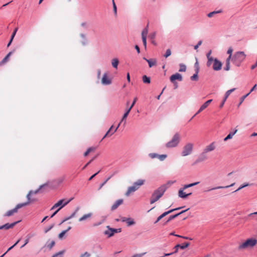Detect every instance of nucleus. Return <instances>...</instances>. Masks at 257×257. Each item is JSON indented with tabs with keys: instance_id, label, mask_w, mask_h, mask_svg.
Listing matches in <instances>:
<instances>
[{
	"instance_id": "nucleus-1",
	"label": "nucleus",
	"mask_w": 257,
	"mask_h": 257,
	"mask_svg": "<svg viewBox=\"0 0 257 257\" xmlns=\"http://www.w3.org/2000/svg\"><path fill=\"white\" fill-rule=\"evenodd\" d=\"M38 192V190H37L35 192H33L32 191H31L29 192V193L27 195V198L28 199V201L27 202L23 203H20L16 205L15 208L14 209L8 211L5 214L4 216H11L13 215L14 213H17L18 211V209L26 206L28 205L30 203L35 201L36 200L34 199H31V195L33 194H36Z\"/></svg>"
},
{
	"instance_id": "nucleus-2",
	"label": "nucleus",
	"mask_w": 257,
	"mask_h": 257,
	"mask_svg": "<svg viewBox=\"0 0 257 257\" xmlns=\"http://www.w3.org/2000/svg\"><path fill=\"white\" fill-rule=\"evenodd\" d=\"M246 57V55L243 51H238L235 52L232 57V62L236 66H239L240 64Z\"/></svg>"
},
{
	"instance_id": "nucleus-3",
	"label": "nucleus",
	"mask_w": 257,
	"mask_h": 257,
	"mask_svg": "<svg viewBox=\"0 0 257 257\" xmlns=\"http://www.w3.org/2000/svg\"><path fill=\"white\" fill-rule=\"evenodd\" d=\"M145 182V181L144 180H139L135 182L133 186L128 188L126 192L125 193V195L126 196H129L131 193L137 191L140 186L143 185Z\"/></svg>"
},
{
	"instance_id": "nucleus-4",
	"label": "nucleus",
	"mask_w": 257,
	"mask_h": 257,
	"mask_svg": "<svg viewBox=\"0 0 257 257\" xmlns=\"http://www.w3.org/2000/svg\"><path fill=\"white\" fill-rule=\"evenodd\" d=\"M199 183V182H194L193 183L184 185L183 188H181L179 190V191H178L179 197L181 198H183V199H185L188 196H190L192 194V193H189L186 194L185 192H184V190L187 188L192 187L195 185H197Z\"/></svg>"
},
{
	"instance_id": "nucleus-5",
	"label": "nucleus",
	"mask_w": 257,
	"mask_h": 257,
	"mask_svg": "<svg viewBox=\"0 0 257 257\" xmlns=\"http://www.w3.org/2000/svg\"><path fill=\"white\" fill-rule=\"evenodd\" d=\"M257 243V240L255 238H250L246 239L244 242L240 244L238 246L239 250L245 249L247 247H251L254 246Z\"/></svg>"
},
{
	"instance_id": "nucleus-6",
	"label": "nucleus",
	"mask_w": 257,
	"mask_h": 257,
	"mask_svg": "<svg viewBox=\"0 0 257 257\" xmlns=\"http://www.w3.org/2000/svg\"><path fill=\"white\" fill-rule=\"evenodd\" d=\"M180 141V135L178 133H176L172 139L166 144V146L168 148L175 147L178 145Z\"/></svg>"
},
{
	"instance_id": "nucleus-7",
	"label": "nucleus",
	"mask_w": 257,
	"mask_h": 257,
	"mask_svg": "<svg viewBox=\"0 0 257 257\" xmlns=\"http://www.w3.org/2000/svg\"><path fill=\"white\" fill-rule=\"evenodd\" d=\"M72 198L68 200H66L65 199H61L52 206L51 210H53L57 207H59L57 210L59 211L61 208L68 204L72 200Z\"/></svg>"
},
{
	"instance_id": "nucleus-8",
	"label": "nucleus",
	"mask_w": 257,
	"mask_h": 257,
	"mask_svg": "<svg viewBox=\"0 0 257 257\" xmlns=\"http://www.w3.org/2000/svg\"><path fill=\"white\" fill-rule=\"evenodd\" d=\"M193 150V145L191 143L186 144L183 148L181 155L182 156H186L190 155Z\"/></svg>"
},
{
	"instance_id": "nucleus-9",
	"label": "nucleus",
	"mask_w": 257,
	"mask_h": 257,
	"mask_svg": "<svg viewBox=\"0 0 257 257\" xmlns=\"http://www.w3.org/2000/svg\"><path fill=\"white\" fill-rule=\"evenodd\" d=\"M107 228H108L107 230H105L104 232V233L105 235H107L108 237H110L114 235L115 233L120 232H121V229H114L110 228L109 226H107Z\"/></svg>"
},
{
	"instance_id": "nucleus-10",
	"label": "nucleus",
	"mask_w": 257,
	"mask_h": 257,
	"mask_svg": "<svg viewBox=\"0 0 257 257\" xmlns=\"http://www.w3.org/2000/svg\"><path fill=\"white\" fill-rule=\"evenodd\" d=\"M161 197V191L159 190V188H158L157 190H156L152 194V196L151 198V204H153L155 202H156L157 200H158Z\"/></svg>"
},
{
	"instance_id": "nucleus-11",
	"label": "nucleus",
	"mask_w": 257,
	"mask_h": 257,
	"mask_svg": "<svg viewBox=\"0 0 257 257\" xmlns=\"http://www.w3.org/2000/svg\"><path fill=\"white\" fill-rule=\"evenodd\" d=\"M148 26H147L142 32V38L143 40V45L145 48L147 47V36L148 33Z\"/></svg>"
},
{
	"instance_id": "nucleus-12",
	"label": "nucleus",
	"mask_w": 257,
	"mask_h": 257,
	"mask_svg": "<svg viewBox=\"0 0 257 257\" xmlns=\"http://www.w3.org/2000/svg\"><path fill=\"white\" fill-rule=\"evenodd\" d=\"M222 64L221 61L218 60L217 58H214V62L213 64L212 68L215 71H219L221 69Z\"/></svg>"
},
{
	"instance_id": "nucleus-13",
	"label": "nucleus",
	"mask_w": 257,
	"mask_h": 257,
	"mask_svg": "<svg viewBox=\"0 0 257 257\" xmlns=\"http://www.w3.org/2000/svg\"><path fill=\"white\" fill-rule=\"evenodd\" d=\"M207 159V156L206 155V153L204 152H202L198 156L197 159L194 163V165L198 164L199 163L203 162L205 161Z\"/></svg>"
},
{
	"instance_id": "nucleus-14",
	"label": "nucleus",
	"mask_w": 257,
	"mask_h": 257,
	"mask_svg": "<svg viewBox=\"0 0 257 257\" xmlns=\"http://www.w3.org/2000/svg\"><path fill=\"white\" fill-rule=\"evenodd\" d=\"M170 80L171 82H174L176 81V80L181 81L183 80V77L182 75L180 73H176L170 76Z\"/></svg>"
},
{
	"instance_id": "nucleus-15",
	"label": "nucleus",
	"mask_w": 257,
	"mask_h": 257,
	"mask_svg": "<svg viewBox=\"0 0 257 257\" xmlns=\"http://www.w3.org/2000/svg\"><path fill=\"white\" fill-rule=\"evenodd\" d=\"M101 83L103 85H107L111 83V80L107 76L106 73H104L101 79Z\"/></svg>"
},
{
	"instance_id": "nucleus-16",
	"label": "nucleus",
	"mask_w": 257,
	"mask_h": 257,
	"mask_svg": "<svg viewBox=\"0 0 257 257\" xmlns=\"http://www.w3.org/2000/svg\"><path fill=\"white\" fill-rule=\"evenodd\" d=\"M20 221L14 222L12 223H6L3 225L0 226V229H9L10 228H13L15 225H16Z\"/></svg>"
},
{
	"instance_id": "nucleus-17",
	"label": "nucleus",
	"mask_w": 257,
	"mask_h": 257,
	"mask_svg": "<svg viewBox=\"0 0 257 257\" xmlns=\"http://www.w3.org/2000/svg\"><path fill=\"white\" fill-rule=\"evenodd\" d=\"M123 200L122 199H119L117 200L111 207V210L112 211L116 209L119 206L122 204Z\"/></svg>"
},
{
	"instance_id": "nucleus-18",
	"label": "nucleus",
	"mask_w": 257,
	"mask_h": 257,
	"mask_svg": "<svg viewBox=\"0 0 257 257\" xmlns=\"http://www.w3.org/2000/svg\"><path fill=\"white\" fill-rule=\"evenodd\" d=\"M215 149V143L212 142L208 146H207L203 150V152L205 153H207L208 152L213 151Z\"/></svg>"
},
{
	"instance_id": "nucleus-19",
	"label": "nucleus",
	"mask_w": 257,
	"mask_h": 257,
	"mask_svg": "<svg viewBox=\"0 0 257 257\" xmlns=\"http://www.w3.org/2000/svg\"><path fill=\"white\" fill-rule=\"evenodd\" d=\"M175 182L176 181H169L166 184L162 185V196L166 189Z\"/></svg>"
},
{
	"instance_id": "nucleus-20",
	"label": "nucleus",
	"mask_w": 257,
	"mask_h": 257,
	"mask_svg": "<svg viewBox=\"0 0 257 257\" xmlns=\"http://www.w3.org/2000/svg\"><path fill=\"white\" fill-rule=\"evenodd\" d=\"M144 59H145L148 63L150 68L157 65V62L156 59H147L145 58H144Z\"/></svg>"
},
{
	"instance_id": "nucleus-21",
	"label": "nucleus",
	"mask_w": 257,
	"mask_h": 257,
	"mask_svg": "<svg viewBox=\"0 0 257 257\" xmlns=\"http://www.w3.org/2000/svg\"><path fill=\"white\" fill-rule=\"evenodd\" d=\"M212 101V99H209L204 103L196 112H201L204 110Z\"/></svg>"
},
{
	"instance_id": "nucleus-22",
	"label": "nucleus",
	"mask_w": 257,
	"mask_h": 257,
	"mask_svg": "<svg viewBox=\"0 0 257 257\" xmlns=\"http://www.w3.org/2000/svg\"><path fill=\"white\" fill-rule=\"evenodd\" d=\"M178 216H179V214L178 213L174 215H170L167 220H165V219H163V220H162V224H163V225H165L168 222H169L170 220L174 219L175 218L178 217Z\"/></svg>"
},
{
	"instance_id": "nucleus-23",
	"label": "nucleus",
	"mask_w": 257,
	"mask_h": 257,
	"mask_svg": "<svg viewBox=\"0 0 257 257\" xmlns=\"http://www.w3.org/2000/svg\"><path fill=\"white\" fill-rule=\"evenodd\" d=\"M234 184H235V183H233L231 184H230V185H228V186H217V187H215L212 188H210V189H208V191H212V190H216V189H218L228 188H229L230 187H232V186H234Z\"/></svg>"
},
{
	"instance_id": "nucleus-24",
	"label": "nucleus",
	"mask_w": 257,
	"mask_h": 257,
	"mask_svg": "<svg viewBox=\"0 0 257 257\" xmlns=\"http://www.w3.org/2000/svg\"><path fill=\"white\" fill-rule=\"evenodd\" d=\"M64 180H65L64 176H61V177H60L56 179L55 180H54V183L55 184L59 185L61 184L64 181Z\"/></svg>"
},
{
	"instance_id": "nucleus-25",
	"label": "nucleus",
	"mask_w": 257,
	"mask_h": 257,
	"mask_svg": "<svg viewBox=\"0 0 257 257\" xmlns=\"http://www.w3.org/2000/svg\"><path fill=\"white\" fill-rule=\"evenodd\" d=\"M92 215V214L91 213H89L88 214H84L81 218H80L79 219V221H82L85 220L87 219L90 218L91 217Z\"/></svg>"
},
{
	"instance_id": "nucleus-26",
	"label": "nucleus",
	"mask_w": 257,
	"mask_h": 257,
	"mask_svg": "<svg viewBox=\"0 0 257 257\" xmlns=\"http://www.w3.org/2000/svg\"><path fill=\"white\" fill-rule=\"evenodd\" d=\"M189 245H190L189 242H185L182 244H178L177 247H180V248H181L182 249H184L187 248V247H188Z\"/></svg>"
},
{
	"instance_id": "nucleus-27",
	"label": "nucleus",
	"mask_w": 257,
	"mask_h": 257,
	"mask_svg": "<svg viewBox=\"0 0 257 257\" xmlns=\"http://www.w3.org/2000/svg\"><path fill=\"white\" fill-rule=\"evenodd\" d=\"M142 80H143V82L144 83H146V84H150V82H151V79H150V78L148 77L146 75H144L143 77H142Z\"/></svg>"
},
{
	"instance_id": "nucleus-28",
	"label": "nucleus",
	"mask_w": 257,
	"mask_h": 257,
	"mask_svg": "<svg viewBox=\"0 0 257 257\" xmlns=\"http://www.w3.org/2000/svg\"><path fill=\"white\" fill-rule=\"evenodd\" d=\"M149 156L151 159L158 158V159L161 160V155L157 153H150L149 154Z\"/></svg>"
},
{
	"instance_id": "nucleus-29",
	"label": "nucleus",
	"mask_w": 257,
	"mask_h": 257,
	"mask_svg": "<svg viewBox=\"0 0 257 257\" xmlns=\"http://www.w3.org/2000/svg\"><path fill=\"white\" fill-rule=\"evenodd\" d=\"M118 63H119L118 60L116 58H114L111 61L112 66L115 68H117Z\"/></svg>"
},
{
	"instance_id": "nucleus-30",
	"label": "nucleus",
	"mask_w": 257,
	"mask_h": 257,
	"mask_svg": "<svg viewBox=\"0 0 257 257\" xmlns=\"http://www.w3.org/2000/svg\"><path fill=\"white\" fill-rule=\"evenodd\" d=\"M235 89H236V88H232V89H231L230 90H227L225 92V95H224V99L226 100V99L228 98V97L229 96V95L231 94V93L233 92Z\"/></svg>"
},
{
	"instance_id": "nucleus-31",
	"label": "nucleus",
	"mask_w": 257,
	"mask_h": 257,
	"mask_svg": "<svg viewBox=\"0 0 257 257\" xmlns=\"http://www.w3.org/2000/svg\"><path fill=\"white\" fill-rule=\"evenodd\" d=\"M222 12V10H218V11H213L212 12H210L209 13V14H207V16L209 17V18H211L215 14H219V13H221Z\"/></svg>"
},
{
	"instance_id": "nucleus-32",
	"label": "nucleus",
	"mask_w": 257,
	"mask_h": 257,
	"mask_svg": "<svg viewBox=\"0 0 257 257\" xmlns=\"http://www.w3.org/2000/svg\"><path fill=\"white\" fill-rule=\"evenodd\" d=\"M179 248H180V247H177V244L174 247V249H175V251H174L170 252V253H164L163 256H162V257L169 256V255H170L171 254H172L173 253H176L178 251Z\"/></svg>"
},
{
	"instance_id": "nucleus-33",
	"label": "nucleus",
	"mask_w": 257,
	"mask_h": 257,
	"mask_svg": "<svg viewBox=\"0 0 257 257\" xmlns=\"http://www.w3.org/2000/svg\"><path fill=\"white\" fill-rule=\"evenodd\" d=\"M71 228V226H69L68 227V228L65 230L62 231L58 235V237L59 238L61 239L63 237V236L65 234V233L69 231Z\"/></svg>"
},
{
	"instance_id": "nucleus-34",
	"label": "nucleus",
	"mask_w": 257,
	"mask_h": 257,
	"mask_svg": "<svg viewBox=\"0 0 257 257\" xmlns=\"http://www.w3.org/2000/svg\"><path fill=\"white\" fill-rule=\"evenodd\" d=\"M113 127V125L111 126L110 128L108 130V131L106 132V133L105 134L104 136L103 137L102 140L107 137H109V136H111V135H110V134L112 132H111V131L112 130Z\"/></svg>"
},
{
	"instance_id": "nucleus-35",
	"label": "nucleus",
	"mask_w": 257,
	"mask_h": 257,
	"mask_svg": "<svg viewBox=\"0 0 257 257\" xmlns=\"http://www.w3.org/2000/svg\"><path fill=\"white\" fill-rule=\"evenodd\" d=\"M180 69L179 70V72H185L186 70V66L185 64L181 63L179 64Z\"/></svg>"
},
{
	"instance_id": "nucleus-36",
	"label": "nucleus",
	"mask_w": 257,
	"mask_h": 257,
	"mask_svg": "<svg viewBox=\"0 0 257 257\" xmlns=\"http://www.w3.org/2000/svg\"><path fill=\"white\" fill-rule=\"evenodd\" d=\"M207 62L206 63V66L208 67H210V66L211 65L212 62H214V59L212 57V58H207Z\"/></svg>"
},
{
	"instance_id": "nucleus-37",
	"label": "nucleus",
	"mask_w": 257,
	"mask_h": 257,
	"mask_svg": "<svg viewBox=\"0 0 257 257\" xmlns=\"http://www.w3.org/2000/svg\"><path fill=\"white\" fill-rule=\"evenodd\" d=\"M249 185V184L247 183H244L243 184H242L241 186H240V187L236 190H235V191H234L233 192H236L237 191H238L239 190H241V189L245 187H247V186H248Z\"/></svg>"
},
{
	"instance_id": "nucleus-38",
	"label": "nucleus",
	"mask_w": 257,
	"mask_h": 257,
	"mask_svg": "<svg viewBox=\"0 0 257 257\" xmlns=\"http://www.w3.org/2000/svg\"><path fill=\"white\" fill-rule=\"evenodd\" d=\"M237 131V130L236 129V130H234V132H230L229 133V134L226 136L227 139H228L229 140L232 139V138L236 134Z\"/></svg>"
},
{
	"instance_id": "nucleus-39",
	"label": "nucleus",
	"mask_w": 257,
	"mask_h": 257,
	"mask_svg": "<svg viewBox=\"0 0 257 257\" xmlns=\"http://www.w3.org/2000/svg\"><path fill=\"white\" fill-rule=\"evenodd\" d=\"M128 226L133 225L135 224V222L131 218H128L126 222Z\"/></svg>"
},
{
	"instance_id": "nucleus-40",
	"label": "nucleus",
	"mask_w": 257,
	"mask_h": 257,
	"mask_svg": "<svg viewBox=\"0 0 257 257\" xmlns=\"http://www.w3.org/2000/svg\"><path fill=\"white\" fill-rule=\"evenodd\" d=\"M95 148H89L87 149V150L84 153V156L85 157L87 156L90 152L94 151Z\"/></svg>"
},
{
	"instance_id": "nucleus-41",
	"label": "nucleus",
	"mask_w": 257,
	"mask_h": 257,
	"mask_svg": "<svg viewBox=\"0 0 257 257\" xmlns=\"http://www.w3.org/2000/svg\"><path fill=\"white\" fill-rule=\"evenodd\" d=\"M128 113H124L123 116H122L120 122H123V125H124L126 123V119L128 116Z\"/></svg>"
},
{
	"instance_id": "nucleus-42",
	"label": "nucleus",
	"mask_w": 257,
	"mask_h": 257,
	"mask_svg": "<svg viewBox=\"0 0 257 257\" xmlns=\"http://www.w3.org/2000/svg\"><path fill=\"white\" fill-rule=\"evenodd\" d=\"M64 250L60 251L58 252L55 253L52 257H62V255L64 253Z\"/></svg>"
},
{
	"instance_id": "nucleus-43",
	"label": "nucleus",
	"mask_w": 257,
	"mask_h": 257,
	"mask_svg": "<svg viewBox=\"0 0 257 257\" xmlns=\"http://www.w3.org/2000/svg\"><path fill=\"white\" fill-rule=\"evenodd\" d=\"M112 176L107 178L102 184H101L99 186L98 190H100L102 188V187L107 183V182L111 178Z\"/></svg>"
},
{
	"instance_id": "nucleus-44",
	"label": "nucleus",
	"mask_w": 257,
	"mask_h": 257,
	"mask_svg": "<svg viewBox=\"0 0 257 257\" xmlns=\"http://www.w3.org/2000/svg\"><path fill=\"white\" fill-rule=\"evenodd\" d=\"M171 55V51L170 49H168L166 50V53L164 55V57H165V58H168Z\"/></svg>"
},
{
	"instance_id": "nucleus-45",
	"label": "nucleus",
	"mask_w": 257,
	"mask_h": 257,
	"mask_svg": "<svg viewBox=\"0 0 257 257\" xmlns=\"http://www.w3.org/2000/svg\"><path fill=\"white\" fill-rule=\"evenodd\" d=\"M192 81H197L198 79V76L197 74H194L190 78Z\"/></svg>"
},
{
	"instance_id": "nucleus-46",
	"label": "nucleus",
	"mask_w": 257,
	"mask_h": 257,
	"mask_svg": "<svg viewBox=\"0 0 257 257\" xmlns=\"http://www.w3.org/2000/svg\"><path fill=\"white\" fill-rule=\"evenodd\" d=\"M9 60V58H8V57H5L2 60V61L0 62V66H2V65H3L4 64H5L7 62H8Z\"/></svg>"
},
{
	"instance_id": "nucleus-47",
	"label": "nucleus",
	"mask_w": 257,
	"mask_h": 257,
	"mask_svg": "<svg viewBox=\"0 0 257 257\" xmlns=\"http://www.w3.org/2000/svg\"><path fill=\"white\" fill-rule=\"evenodd\" d=\"M173 212V210H169L167 211H166L163 213H162V219H163L165 216H166L167 215H168V214L171 213ZM163 219H162V220Z\"/></svg>"
},
{
	"instance_id": "nucleus-48",
	"label": "nucleus",
	"mask_w": 257,
	"mask_h": 257,
	"mask_svg": "<svg viewBox=\"0 0 257 257\" xmlns=\"http://www.w3.org/2000/svg\"><path fill=\"white\" fill-rule=\"evenodd\" d=\"M90 254L88 252H85L83 254H81L79 257H90Z\"/></svg>"
},
{
	"instance_id": "nucleus-49",
	"label": "nucleus",
	"mask_w": 257,
	"mask_h": 257,
	"mask_svg": "<svg viewBox=\"0 0 257 257\" xmlns=\"http://www.w3.org/2000/svg\"><path fill=\"white\" fill-rule=\"evenodd\" d=\"M249 94V93H247L246 94L242 96L240 98V101L239 104H240L244 100V99Z\"/></svg>"
},
{
	"instance_id": "nucleus-50",
	"label": "nucleus",
	"mask_w": 257,
	"mask_h": 257,
	"mask_svg": "<svg viewBox=\"0 0 257 257\" xmlns=\"http://www.w3.org/2000/svg\"><path fill=\"white\" fill-rule=\"evenodd\" d=\"M78 210V209H77V210H76L74 213H73L70 217H68V218H66L65 220H64L63 222H64V221H66V220H68V219H70V218H72V217H74V216H75V214H76V212Z\"/></svg>"
},
{
	"instance_id": "nucleus-51",
	"label": "nucleus",
	"mask_w": 257,
	"mask_h": 257,
	"mask_svg": "<svg viewBox=\"0 0 257 257\" xmlns=\"http://www.w3.org/2000/svg\"><path fill=\"white\" fill-rule=\"evenodd\" d=\"M128 218H126V217H120V218L119 219H116V221H121V222H126L127 221V219Z\"/></svg>"
},
{
	"instance_id": "nucleus-52",
	"label": "nucleus",
	"mask_w": 257,
	"mask_h": 257,
	"mask_svg": "<svg viewBox=\"0 0 257 257\" xmlns=\"http://www.w3.org/2000/svg\"><path fill=\"white\" fill-rule=\"evenodd\" d=\"M136 100H137V98H135L134 100V101L133 102V103L132 104L131 106H130V107L128 109V110L126 111V112L127 113H128L130 112L131 108H132V107L133 106V105L135 104V102H136Z\"/></svg>"
},
{
	"instance_id": "nucleus-53",
	"label": "nucleus",
	"mask_w": 257,
	"mask_h": 257,
	"mask_svg": "<svg viewBox=\"0 0 257 257\" xmlns=\"http://www.w3.org/2000/svg\"><path fill=\"white\" fill-rule=\"evenodd\" d=\"M20 239H19L13 245H12V246H11L10 247H9L8 248V249L7 250V251H6L7 253L10 251V250H11L14 246H15L20 241Z\"/></svg>"
},
{
	"instance_id": "nucleus-54",
	"label": "nucleus",
	"mask_w": 257,
	"mask_h": 257,
	"mask_svg": "<svg viewBox=\"0 0 257 257\" xmlns=\"http://www.w3.org/2000/svg\"><path fill=\"white\" fill-rule=\"evenodd\" d=\"M55 242L54 241H52L51 243L47 245L49 249H51L55 245Z\"/></svg>"
},
{
	"instance_id": "nucleus-55",
	"label": "nucleus",
	"mask_w": 257,
	"mask_h": 257,
	"mask_svg": "<svg viewBox=\"0 0 257 257\" xmlns=\"http://www.w3.org/2000/svg\"><path fill=\"white\" fill-rule=\"evenodd\" d=\"M202 41L201 40H200L199 41H198L197 45L194 46V49L197 50L198 49V48L202 44Z\"/></svg>"
},
{
	"instance_id": "nucleus-56",
	"label": "nucleus",
	"mask_w": 257,
	"mask_h": 257,
	"mask_svg": "<svg viewBox=\"0 0 257 257\" xmlns=\"http://www.w3.org/2000/svg\"><path fill=\"white\" fill-rule=\"evenodd\" d=\"M54 224H52L51 225H50L49 227L48 228H46L45 229V233H47L48 232L49 230H50L53 227H54Z\"/></svg>"
},
{
	"instance_id": "nucleus-57",
	"label": "nucleus",
	"mask_w": 257,
	"mask_h": 257,
	"mask_svg": "<svg viewBox=\"0 0 257 257\" xmlns=\"http://www.w3.org/2000/svg\"><path fill=\"white\" fill-rule=\"evenodd\" d=\"M224 70L228 71L230 70V64L225 63V66L224 67Z\"/></svg>"
},
{
	"instance_id": "nucleus-58",
	"label": "nucleus",
	"mask_w": 257,
	"mask_h": 257,
	"mask_svg": "<svg viewBox=\"0 0 257 257\" xmlns=\"http://www.w3.org/2000/svg\"><path fill=\"white\" fill-rule=\"evenodd\" d=\"M17 30H18V28H16L15 29L14 31L13 32V34H12V36H11V39H13H13H14V37H15V35H16V33H17Z\"/></svg>"
},
{
	"instance_id": "nucleus-59",
	"label": "nucleus",
	"mask_w": 257,
	"mask_h": 257,
	"mask_svg": "<svg viewBox=\"0 0 257 257\" xmlns=\"http://www.w3.org/2000/svg\"><path fill=\"white\" fill-rule=\"evenodd\" d=\"M112 3H113V11H114V12L115 13V14H116V6L115 5V4L114 2V0H112Z\"/></svg>"
},
{
	"instance_id": "nucleus-60",
	"label": "nucleus",
	"mask_w": 257,
	"mask_h": 257,
	"mask_svg": "<svg viewBox=\"0 0 257 257\" xmlns=\"http://www.w3.org/2000/svg\"><path fill=\"white\" fill-rule=\"evenodd\" d=\"M232 51L233 50L231 47L228 49L227 53L229 55V56H232Z\"/></svg>"
},
{
	"instance_id": "nucleus-61",
	"label": "nucleus",
	"mask_w": 257,
	"mask_h": 257,
	"mask_svg": "<svg viewBox=\"0 0 257 257\" xmlns=\"http://www.w3.org/2000/svg\"><path fill=\"white\" fill-rule=\"evenodd\" d=\"M100 171H98L97 172H96V173H95L94 174H93L92 176H91L88 179L89 181H90L95 176H96L99 172H100Z\"/></svg>"
},
{
	"instance_id": "nucleus-62",
	"label": "nucleus",
	"mask_w": 257,
	"mask_h": 257,
	"mask_svg": "<svg viewBox=\"0 0 257 257\" xmlns=\"http://www.w3.org/2000/svg\"><path fill=\"white\" fill-rule=\"evenodd\" d=\"M232 56H229L226 60L225 63L230 64V61L231 59L232 60Z\"/></svg>"
},
{
	"instance_id": "nucleus-63",
	"label": "nucleus",
	"mask_w": 257,
	"mask_h": 257,
	"mask_svg": "<svg viewBox=\"0 0 257 257\" xmlns=\"http://www.w3.org/2000/svg\"><path fill=\"white\" fill-rule=\"evenodd\" d=\"M172 83L173 84L174 89H177L178 87V84L176 81Z\"/></svg>"
},
{
	"instance_id": "nucleus-64",
	"label": "nucleus",
	"mask_w": 257,
	"mask_h": 257,
	"mask_svg": "<svg viewBox=\"0 0 257 257\" xmlns=\"http://www.w3.org/2000/svg\"><path fill=\"white\" fill-rule=\"evenodd\" d=\"M145 253H146L145 252V253H141V254H136L134 255V256H133L132 257H142Z\"/></svg>"
}]
</instances>
